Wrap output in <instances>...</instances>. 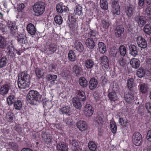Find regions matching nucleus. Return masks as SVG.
I'll use <instances>...</instances> for the list:
<instances>
[{
    "instance_id": "obj_1",
    "label": "nucleus",
    "mask_w": 151,
    "mask_h": 151,
    "mask_svg": "<svg viewBox=\"0 0 151 151\" xmlns=\"http://www.w3.org/2000/svg\"><path fill=\"white\" fill-rule=\"evenodd\" d=\"M26 99L31 105H36L44 100L39 92L34 90H31L29 92L27 95Z\"/></svg>"
},
{
    "instance_id": "obj_2",
    "label": "nucleus",
    "mask_w": 151,
    "mask_h": 151,
    "mask_svg": "<svg viewBox=\"0 0 151 151\" xmlns=\"http://www.w3.org/2000/svg\"><path fill=\"white\" fill-rule=\"evenodd\" d=\"M30 77L27 73L22 72L19 76L18 80V85L19 88L25 89L29 86Z\"/></svg>"
},
{
    "instance_id": "obj_3",
    "label": "nucleus",
    "mask_w": 151,
    "mask_h": 151,
    "mask_svg": "<svg viewBox=\"0 0 151 151\" xmlns=\"http://www.w3.org/2000/svg\"><path fill=\"white\" fill-rule=\"evenodd\" d=\"M45 3L42 1H39L35 3L32 6L34 12L36 16H39L43 14L45 11Z\"/></svg>"
},
{
    "instance_id": "obj_4",
    "label": "nucleus",
    "mask_w": 151,
    "mask_h": 151,
    "mask_svg": "<svg viewBox=\"0 0 151 151\" xmlns=\"http://www.w3.org/2000/svg\"><path fill=\"white\" fill-rule=\"evenodd\" d=\"M142 135L138 132H135L132 137L133 143L136 146H139L142 142Z\"/></svg>"
},
{
    "instance_id": "obj_5",
    "label": "nucleus",
    "mask_w": 151,
    "mask_h": 151,
    "mask_svg": "<svg viewBox=\"0 0 151 151\" xmlns=\"http://www.w3.org/2000/svg\"><path fill=\"white\" fill-rule=\"evenodd\" d=\"M57 45L54 44H51L43 49L42 51L47 55H50L55 53L58 50Z\"/></svg>"
},
{
    "instance_id": "obj_6",
    "label": "nucleus",
    "mask_w": 151,
    "mask_h": 151,
    "mask_svg": "<svg viewBox=\"0 0 151 151\" xmlns=\"http://www.w3.org/2000/svg\"><path fill=\"white\" fill-rule=\"evenodd\" d=\"M7 27L10 30V33L12 36H14L16 33V30L17 29V27L14 22H13L9 20L6 21Z\"/></svg>"
},
{
    "instance_id": "obj_7",
    "label": "nucleus",
    "mask_w": 151,
    "mask_h": 151,
    "mask_svg": "<svg viewBox=\"0 0 151 151\" xmlns=\"http://www.w3.org/2000/svg\"><path fill=\"white\" fill-rule=\"evenodd\" d=\"M112 9L111 11L112 14L115 16L120 14V10L118 2L114 1L112 2Z\"/></svg>"
},
{
    "instance_id": "obj_8",
    "label": "nucleus",
    "mask_w": 151,
    "mask_h": 151,
    "mask_svg": "<svg viewBox=\"0 0 151 151\" xmlns=\"http://www.w3.org/2000/svg\"><path fill=\"white\" fill-rule=\"evenodd\" d=\"M97 38H88L86 41V45L89 49L93 50L96 44Z\"/></svg>"
},
{
    "instance_id": "obj_9",
    "label": "nucleus",
    "mask_w": 151,
    "mask_h": 151,
    "mask_svg": "<svg viewBox=\"0 0 151 151\" xmlns=\"http://www.w3.org/2000/svg\"><path fill=\"white\" fill-rule=\"evenodd\" d=\"M135 22L138 24V26L140 27H142L146 23L147 20L144 16H140L139 14H138L134 17Z\"/></svg>"
},
{
    "instance_id": "obj_10",
    "label": "nucleus",
    "mask_w": 151,
    "mask_h": 151,
    "mask_svg": "<svg viewBox=\"0 0 151 151\" xmlns=\"http://www.w3.org/2000/svg\"><path fill=\"white\" fill-rule=\"evenodd\" d=\"M135 7L132 5L130 4L127 6L125 9V12L128 17H130L135 13Z\"/></svg>"
},
{
    "instance_id": "obj_11",
    "label": "nucleus",
    "mask_w": 151,
    "mask_h": 151,
    "mask_svg": "<svg viewBox=\"0 0 151 151\" xmlns=\"http://www.w3.org/2000/svg\"><path fill=\"white\" fill-rule=\"evenodd\" d=\"M69 143L71 145V149L73 151H79V144L78 142L73 137H70Z\"/></svg>"
},
{
    "instance_id": "obj_12",
    "label": "nucleus",
    "mask_w": 151,
    "mask_h": 151,
    "mask_svg": "<svg viewBox=\"0 0 151 151\" xmlns=\"http://www.w3.org/2000/svg\"><path fill=\"white\" fill-rule=\"evenodd\" d=\"M56 10L57 12L60 14H62L67 12L68 10V8L63 5L62 3H59L56 5Z\"/></svg>"
},
{
    "instance_id": "obj_13",
    "label": "nucleus",
    "mask_w": 151,
    "mask_h": 151,
    "mask_svg": "<svg viewBox=\"0 0 151 151\" xmlns=\"http://www.w3.org/2000/svg\"><path fill=\"white\" fill-rule=\"evenodd\" d=\"M93 113V109L91 106L89 104H87L85 106L84 113L86 116L89 117L92 116Z\"/></svg>"
},
{
    "instance_id": "obj_14",
    "label": "nucleus",
    "mask_w": 151,
    "mask_h": 151,
    "mask_svg": "<svg viewBox=\"0 0 151 151\" xmlns=\"http://www.w3.org/2000/svg\"><path fill=\"white\" fill-rule=\"evenodd\" d=\"M59 112L61 114L65 115L68 116H70L72 114L71 108L68 106H65L60 109Z\"/></svg>"
},
{
    "instance_id": "obj_15",
    "label": "nucleus",
    "mask_w": 151,
    "mask_h": 151,
    "mask_svg": "<svg viewBox=\"0 0 151 151\" xmlns=\"http://www.w3.org/2000/svg\"><path fill=\"white\" fill-rule=\"evenodd\" d=\"M138 46L142 48H145L147 47V44L146 40L142 37H138L137 40Z\"/></svg>"
},
{
    "instance_id": "obj_16",
    "label": "nucleus",
    "mask_w": 151,
    "mask_h": 151,
    "mask_svg": "<svg viewBox=\"0 0 151 151\" xmlns=\"http://www.w3.org/2000/svg\"><path fill=\"white\" fill-rule=\"evenodd\" d=\"M76 94H77L76 97H74V98L77 99L83 102L84 101L86 100V96L85 92L81 90H78L76 91Z\"/></svg>"
},
{
    "instance_id": "obj_17",
    "label": "nucleus",
    "mask_w": 151,
    "mask_h": 151,
    "mask_svg": "<svg viewBox=\"0 0 151 151\" xmlns=\"http://www.w3.org/2000/svg\"><path fill=\"white\" fill-rule=\"evenodd\" d=\"M9 45L7 43L6 39L2 36L0 37V48L3 51H5Z\"/></svg>"
},
{
    "instance_id": "obj_18",
    "label": "nucleus",
    "mask_w": 151,
    "mask_h": 151,
    "mask_svg": "<svg viewBox=\"0 0 151 151\" xmlns=\"http://www.w3.org/2000/svg\"><path fill=\"white\" fill-rule=\"evenodd\" d=\"M10 88V86L9 84L3 85L0 88V94L2 96L5 95L8 93Z\"/></svg>"
},
{
    "instance_id": "obj_19",
    "label": "nucleus",
    "mask_w": 151,
    "mask_h": 151,
    "mask_svg": "<svg viewBox=\"0 0 151 151\" xmlns=\"http://www.w3.org/2000/svg\"><path fill=\"white\" fill-rule=\"evenodd\" d=\"M77 126L81 131H85L87 128V123L83 121H79L77 123Z\"/></svg>"
},
{
    "instance_id": "obj_20",
    "label": "nucleus",
    "mask_w": 151,
    "mask_h": 151,
    "mask_svg": "<svg viewBox=\"0 0 151 151\" xmlns=\"http://www.w3.org/2000/svg\"><path fill=\"white\" fill-rule=\"evenodd\" d=\"M98 83L97 80L94 78H91L89 82V89L92 90L95 89L97 86Z\"/></svg>"
},
{
    "instance_id": "obj_21",
    "label": "nucleus",
    "mask_w": 151,
    "mask_h": 151,
    "mask_svg": "<svg viewBox=\"0 0 151 151\" xmlns=\"http://www.w3.org/2000/svg\"><path fill=\"white\" fill-rule=\"evenodd\" d=\"M138 88L139 92L143 94L147 93L149 89V85L145 83L139 84Z\"/></svg>"
},
{
    "instance_id": "obj_22",
    "label": "nucleus",
    "mask_w": 151,
    "mask_h": 151,
    "mask_svg": "<svg viewBox=\"0 0 151 151\" xmlns=\"http://www.w3.org/2000/svg\"><path fill=\"white\" fill-rule=\"evenodd\" d=\"M124 98L126 102L129 104L132 103L134 101V95L132 93H128L125 94Z\"/></svg>"
},
{
    "instance_id": "obj_23",
    "label": "nucleus",
    "mask_w": 151,
    "mask_h": 151,
    "mask_svg": "<svg viewBox=\"0 0 151 151\" xmlns=\"http://www.w3.org/2000/svg\"><path fill=\"white\" fill-rule=\"evenodd\" d=\"M129 54L133 57L138 55V51L136 46L134 45H130L129 46Z\"/></svg>"
},
{
    "instance_id": "obj_24",
    "label": "nucleus",
    "mask_w": 151,
    "mask_h": 151,
    "mask_svg": "<svg viewBox=\"0 0 151 151\" xmlns=\"http://www.w3.org/2000/svg\"><path fill=\"white\" fill-rule=\"evenodd\" d=\"M124 28L121 25H119L116 27L115 30V34L116 37H119L121 36V35L123 33Z\"/></svg>"
},
{
    "instance_id": "obj_25",
    "label": "nucleus",
    "mask_w": 151,
    "mask_h": 151,
    "mask_svg": "<svg viewBox=\"0 0 151 151\" xmlns=\"http://www.w3.org/2000/svg\"><path fill=\"white\" fill-rule=\"evenodd\" d=\"M42 137L43 139L45 142L47 144H48L52 142V137L50 134L46 132H43L42 134Z\"/></svg>"
},
{
    "instance_id": "obj_26",
    "label": "nucleus",
    "mask_w": 151,
    "mask_h": 151,
    "mask_svg": "<svg viewBox=\"0 0 151 151\" xmlns=\"http://www.w3.org/2000/svg\"><path fill=\"white\" fill-rule=\"evenodd\" d=\"M56 147L57 151H68L67 144L63 142L59 143Z\"/></svg>"
},
{
    "instance_id": "obj_27",
    "label": "nucleus",
    "mask_w": 151,
    "mask_h": 151,
    "mask_svg": "<svg viewBox=\"0 0 151 151\" xmlns=\"http://www.w3.org/2000/svg\"><path fill=\"white\" fill-rule=\"evenodd\" d=\"M27 29L28 32L31 35H35L36 32V29L34 25L32 23L29 24L27 27Z\"/></svg>"
},
{
    "instance_id": "obj_28",
    "label": "nucleus",
    "mask_w": 151,
    "mask_h": 151,
    "mask_svg": "<svg viewBox=\"0 0 151 151\" xmlns=\"http://www.w3.org/2000/svg\"><path fill=\"white\" fill-rule=\"evenodd\" d=\"M99 60L101 64L104 65L105 68H108L109 67V60L107 57L106 56H103L100 57Z\"/></svg>"
},
{
    "instance_id": "obj_29",
    "label": "nucleus",
    "mask_w": 151,
    "mask_h": 151,
    "mask_svg": "<svg viewBox=\"0 0 151 151\" xmlns=\"http://www.w3.org/2000/svg\"><path fill=\"white\" fill-rule=\"evenodd\" d=\"M130 64L132 68L137 69L140 65V61L137 59L133 58L130 61Z\"/></svg>"
},
{
    "instance_id": "obj_30",
    "label": "nucleus",
    "mask_w": 151,
    "mask_h": 151,
    "mask_svg": "<svg viewBox=\"0 0 151 151\" xmlns=\"http://www.w3.org/2000/svg\"><path fill=\"white\" fill-rule=\"evenodd\" d=\"M27 37L24 35H19L17 37V40L18 42L22 44H26L27 43Z\"/></svg>"
},
{
    "instance_id": "obj_31",
    "label": "nucleus",
    "mask_w": 151,
    "mask_h": 151,
    "mask_svg": "<svg viewBox=\"0 0 151 151\" xmlns=\"http://www.w3.org/2000/svg\"><path fill=\"white\" fill-rule=\"evenodd\" d=\"M17 100V98L15 95H10L6 99L7 103L9 105L11 106L14 104Z\"/></svg>"
},
{
    "instance_id": "obj_32",
    "label": "nucleus",
    "mask_w": 151,
    "mask_h": 151,
    "mask_svg": "<svg viewBox=\"0 0 151 151\" xmlns=\"http://www.w3.org/2000/svg\"><path fill=\"white\" fill-rule=\"evenodd\" d=\"M81 101L73 98V106L78 109H80L82 107Z\"/></svg>"
},
{
    "instance_id": "obj_33",
    "label": "nucleus",
    "mask_w": 151,
    "mask_h": 151,
    "mask_svg": "<svg viewBox=\"0 0 151 151\" xmlns=\"http://www.w3.org/2000/svg\"><path fill=\"white\" fill-rule=\"evenodd\" d=\"M78 82L80 86L83 88L86 87L88 86V81L84 77H81L79 79Z\"/></svg>"
},
{
    "instance_id": "obj_34",
    "label": "nucleus",
    "mask_w": 151,
    "mask_h": 151,
    "mask_svg": "<svg viewBox=\"0 0 151 151\" xmlns=\"http://www.w3.org/2000/svg\"><path fill=\"white\" fill-rule=\"evenodd\" d=\"M35 72L36 76L39 79H40L44 76V72L42 69L37 67L35 69Z\"/></svg>"
},
{
    "instance_id": "obj_35",
    "label": "nucleus",
    "mask_w": 151,
    "mask_h": 151,
    "mask_svg": "<svg viewBox=\"0 0 151 151\" xmlns=\"http://www.w3.org/2000/svg\"><path fill=\"white\" fill-rule=\"evenodd\" d=\"M8 50V54L12 58L15 57L16 55V49L13 46L9 45V47L6 49Z\"/></svg>"
},
{
    "instance_id": "obj_36",
    "label": "nucleus",
    "mask_w": 151,
    "mask_h": 151,
    "mask_svg": "<svg viewBox=\"0 0 151 151\" xmlns=\"http://www.w3.org/2000/svg\"><path fill=\"white\" fill-rule=\"evenodd\" d=\"M102 115H98L97 116L94 118V122L96 123L98 125L101 126L104 122V120L102 118Z\"/></svg>"
},
{
    "instance_id": "obj_37",
    "label": "nucleus",
    "mask_w": 151,
    "mask_h": 151,
    "mask_svg": "<svg viewBox=\"0 0 151 151\" xmlns=\"http://www.w3.org/2000/svg\"><path fill=\"white\" fill-rule=\"evenodd\" d=\"M98 49L101 53L104 54L106 51L105 45L104 43L100 42L98 43Z\"/></svg>"
},
{
    "instance_id": "obj_38",
    "label": "nucleus",
    "mask_w": 151,
    "mask_h": 151,
    "mask_svg": "<svg viewBox=\"0 0 151 151\" xmlns=\"http://www.w3.org/2000/svg\"><path fill=\"white\" fill-rule=\"evenodd\" d=\"M75 48L78 51L81 52L83 50L84 48L82 43L77 41L75 42Z\"/></svg>"
},
{
    "instance_id": "obj_39",
    "label": "nucleus",
    "mask_w": 151,
    "mask_h": 151,
    "mask_svg": "<svg viewBox=\"0 0 151 151\" xmlns=\"http://www.w3.org/2000/svg\"><path fill=\"white\" fill-rule=\"evenodd\" d=\"M73 72L75 73L76 76H79L81 74L83 70L81 67L77 65H75L73 67Z\"/></svg>"
},
{
    "instance_id": "obj_40",
    "label": "nucleus",
    "mask_w": 151,
    "mask_h": 151,
    "mask_svg": "<svg viewBox=\"0 0 151 151\" xmlns=\"http://www.w3.org/2000/svg\"><path fill=\"white\" fill-rule=\"evenodd\" d=\"M100 83H101L103 87L105 86L106 85L109 81L107 79L106 76L105 74L102 75L99 79Z\"/></svg>"
},
{
    "instance_id": "obj_41",
    "label": "nucleus",
    "mask_w": 151,
    "mask_h": 151,
    "mask_svg": "<svg viewBox=\"0 0 151 151\" xmlns=\"http://www.w3.org/2000/svg\"><path fill=\"white\" fill-rule=\"evenodd\" d=\"M85 64L87 69H91L93 67L94 63L92 60L87 59L85 61Z\"/></svg>"
},
{
    "instance_id": "obj_42",
    "label": "nucleus",
    "mask_w": 151,
    "mask_h": 151,
    "mask_svg": "<svg viewBox=\"0 0 151 151\" xmlns=\"http://www.w3.org/2000/svg\"><path fill=\"white\" fill-rule=\"evenodd\" d=\"M134 80L132 78H130L128 79L127 80V88L130 91H132L134 84Z\"/></svg>"
},
{
    "instance_id": "obj_43",
    "label": "nucleus",
    "mask_w": 151,
    "mask_h": 151,
    "mask_svg": "<svg viewBox=\"0 0 151 151\" xmlns=\"http://www.w3.org/2000/svg\"><path fill=\"white\" fill-rule=\"evenodd\" d=\"M68 57L69 60L71 62H74L75 60L76 55L75 52L72 50H70L69 51Z\"/></svg>"
},
{
    "instance_id": "obj_44",
    "label": "nucleus",
    "mask_w": 151,
    "mask_h": 151,
    "mask_svg": "<svg viewBox=\"0 0 151 151\" xmlns=\"http://www.w3.org/2000/svg\"><path fill=\"white\" fill-rule=\"evenodd\" d=\"M109 99L111 101H114L117 99V96L115 92H111L108 94Z\"/></svg>"
},
{
    "instance_id": "obj_45",
    "label": "nucleus",
    "mask_w": 151,
    "mask_h": 151,
    "mask_svg": "<svg viewBox=\"0 0 151 151\" xmlns=\"http://www.w3.org/2000/svg\"><path fill=\"white\" fill-rule=\"evenodd\" d=\"M7 58L4 56L0 59V68H3L6 66L7 63Z\"/></svg>"
},
{
    "instance_id": "obj_46",
    "label": "nucleus",
    "mask_w": 151,
    "mask_h": 151,
    "mask_svg": "<svg viewBox=\"0 0 151 151\" xmlns=\"http://www.w3.org/2000/svg\"><path fill=\"white\" fill-rule=\"evenodd\" d=\"M100 5L101 7L104 10H107L108 8V3L106 0H100Z\"/></svg>"
},
{
    "instance_id": "obj_47",
    "label": "nucleus",
    "mask_w": 151,
    "mask_h": 151,
    "mask_svg": "<svg viewBox=\"0 0 151 151\" xmlns=\"http://www.w3.org/2000/svg\"><path fill=\"white\" fill-rule=\"evenodd\" d=\"M119 123L121 126L124 127H127L128 126V122L127 119L123 118H120L119 119Z\"/></svg>"
},
{
    "instance_id": "obj_48",
    "label": "nucleus",
    "mask_w": 151,
    "mask_h": 151,
    "mask_svg": "<svg viewBox=\"0 0 151 151\" xmlns=\"http://www.w3.org/2000/svg\"><path fill=\"white\" fill-rule=\"evenodd\" d=\"M88 147L91 151H95L97 146L95 143L93 141H90L88 144Z\"/></svg>"
},
{
    "instance_id": "obj_49",
    "label": "nucleus",
    "mask_w": 151,
    "mask_h": 151,
    "mask_svg": "<svg viewBox=\"0 0 151 151\" xmlns=\"http://www.w3.org/2000/svg\"><path fill=\"white\" fill-rule=\"evenodd\" d=\"M14 106L17 110H20L22 107V103L19 100H17L14 103Z\"/></svg>"
},
{
    "instance_id": "obj_50",
    "label": "nucleus",
    "mask_w": 151,
    "mask_h": 151,
    "mask_svg": "<svg viewBox=\"0 0 151 151\" xmlns=\"http://www.w3.org/2000/svg\"><path fill=\"white\" fill-rule=\"evenodd\" d=\"M111 130L113 133H115L117 130V126L116 123L114 122H110V124Z\"/></svg>"
},
{
    "instance_id": "obj_51",
    "label": "nucleus",
    "mask_w": 151,
    "mask_h": 151,
    "mask_svg": "<svg viewBox=\"0 0 151 151\" xmlns=\"http://www.w3.org/2000/svg\"><path fill=\"white\" fill-rule=\"evenodd\" d=\"M74 12L75 14L79 15H81L82 14V7L79 5H77L75 7L74 9Z\"/></svg>"
},
{
    "instance_id": "obj_52",
    "label": "nucleus",
    "mask_w": 151,
    "mask_h": 151,
    "mask_svg": "<svg viewBox=\"0 0 151 151\" xmlns=\"http://www.w3.org/2000/svg\"><path fill=\"white\" fill-rule=\"evenodd\" d=\"M144 31L147 35L151 34V26L149 24H146L144 27Z\"/></svg>"
},
{
    "instance_id": "obj_53",
    "label": "nucleus",
    "mask_w": 151,
    "mask_h": 151,
    "mask_svg": "<svg viewBox=\"0 0 151 151\" xmlns=\"http://www.w3.org/2000/svg\"><path fill=\"white\" fill-rule=\"evenodd\" d=\"M145 73V70L142 68H140L137 72V76L139 78H142L144 76Z\"/></svg>"
},
{
    "instance_id": "obj_54",
    "label": "nucleus",
    "mask_w": 151,
    "mask_h": 151,
    "mask_svg": "<svg viewBox=\"0 0 151 151\" xmlns=\"http://www.w3.org/2000/svg\"><path fill=\"white\" fill-rule=\"evenodd\" d=\"M54 20L56 23L59 25L62 24L63 21L61 16L59 15H57L55 16Z\"/></svg>"
},
{
    "instance_id": "obj_55",
    "label": "nucleus",
    "mask_w": 151,
    "mask_h": 151,
    "mask_svg": "<svg viewBox=\"0 0 151 151\" xmlns=\"http://www.w3.org/2000/svg\"><path fill=\"white\" fill-rule=\"evenodd\" d=\"M46 77L47 80L48 81H54L57 78V76L54 74H48Z\"/></svg>"
},
{
    "instance_id": "obj_56",
    "label": "nucleus",
    "mask_w": 151,
    "mask_h": 151,
    "mask_svg": "<svg viewBox=\"0 0 151 151\" xmlns=\"http://www.w3.org/2000/svg\"><path fill=\"white\" fill-rule=\"evenodd\" d=\"M118 61L120 65L122 67H124L126 64V60L122 57L119 55V58H118Z\"/></svg>"
},
{
    "instance_id": "obj_57",
    "label": "nucleus",
    "mask_w": 151,
    "mask_h": 151,
    "mask_svg": "<svg viewBox=\"0 0 151 151\" xmlns=\"http://www.w3.org/2000/svg\"><path fill=\"white\" fill-rule=\"evenodd\" d=\"M119 49L120 55L122 57L124 56L126 53V50L125 47L123 45H121L120 46Z\"/></svg>"
},
{
    "instance_id": "obj_58",
    "label": "nucleus",
    "mask_w": 151,
    "mask_h": 151,
    "mask_svg": "<svg viewBox=\"0 0 151 151\" xmlns=\"http://www.w3.org/2000/svg\"><path fill=\"white\" fill-rule=\"evenodd\" d=\"M44 108L46 109H50L52 107V103L48 100L46 101L43 103Z\"/></svg>"
},
{
    "instance_id": "obj_59",
    "label": "nucleus",
    "mask_w": 151,
    "mask_h": 151,
    "mask_svg": "<svg viewBox=\"0 0 151 151\" xmlns=\"http://www.w3.org/2000/svg\"><path fill=\"white\" fill-rule=\"evenodd\" d=\"M144 12L149 18L151 19V6H147L145 9Z\"/></svg>"
},
{
    "instance_id": "obj_60",
    "label": "nucleus",
    "mask_w": 151,
    "mask_h": 151,
    "mask_svg": "<svg viewBox=\"0 0 151 151\" xmlns=\"http://www.w3.org/2000/svg\"><path fill=\"white\" fill-rule=\"evenodd\" d=\"M110 25V24L108 21L104 19L102 20V26L104 29H107Z\"/></svg>"
},
{
    "instance_id": "obj_61",
    "label": "nucleus",
    "mask_w": 151,
    "mask_h": 151,
    "mask_svg": "<svg viewBox=\"0 0 151 151\" xmlns=\"http://www.w3.org/2000/svg\"><path fill=\"white\" fill-rule=\"evenodd\" d=\"M68 20L69 22H68V24L69 26L70 24H73L76 23V20L72 16H69L68 17Z\"/></svg>"
},
{
    "instance_id": "obj_62",
    "label": "nucleus",
    "mask_w": 151,
    "mask_h": 151,
    "mask_svg": "<svg viewBox=\"0 0 151 151\" xmlns=\"http://www.w3.org/2000/svg\"><path fill=\"white\" fill-rule=\"evenodd\" d=\"M9 145L10 147L14 150H17L18 148L17 144L14 142H9Z\"/></svg>"
},
{
    "instance_id": "obj_63",
    "label": "nucleus",
    "mask_w": 151,
    "mask_h": 151,
    "mask_svg": "<svg viewBox=\"0 0 151 151\" xmlns=\"http://www.w3.org/2000/svg\"><path fill=\"white\" fill-rule=\"evenodd\" d=\"M14 114L11 112H7L6 114V117L8 119H9V121L12 122H13V116Z\"/></svg>"
},
{
    "instance_id": "obj_64",
    "label": "nucleus",
    "mask_w": 151,
    "mask_h": 151,
    "mask_svg": "<svg viewBox=\"0 0 151 151\" xmlns=\"http://www.w3.org/2000/svg\"><path fill=\"white\" fill-rule=\"evenodd\" d=\"M145 107L148 113L151 116V103L150 102L147 103L145 105Z\"/></svg>"
}]
</instances>
